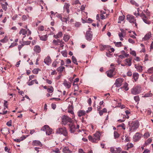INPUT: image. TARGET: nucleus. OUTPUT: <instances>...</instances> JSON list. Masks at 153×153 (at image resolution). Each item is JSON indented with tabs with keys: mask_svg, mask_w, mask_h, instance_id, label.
Returning a JSON list of instances; mask_svg holds the SVG:
<instances>
[{
	"mask_svg": "<svg viewBox=\"0 0 153 153\" xmlns=\"http://www.w3.org/2000/svg\"><path fill=\"white\" fill-rule=\"evenodd\" d=\"M128 125L129 127V131L131 132L134 131L138 128L139 123L137 120H135L132 122H129Z\"/></svg>",
	"mask_w": 153,
	"mask_h": 153,
	"instance_id": "nucleus-1",
	"label": "nucleus"
},
{
	"mask_svg": "<svg viewBox=\"0 0 153 153\" xmlns=\"http://www.w3.org/2000/svg\"><path fill=\"white\" fill-rule=\"evenodd\" d=\"M100 134L99 132H96L93 135V136L89 135L88 136V139L89 141L92 143H96L100 140Z\"/></svg>",
	"mask_w": 153,
	"mask_h": 153,
	"instance_id": "nucleus-2",
	"label": "nucleus"
},
{
	"mask_svg": "<svg viewBox=\"0 0 153 153\" xmlns=\"http://www.w3.org/2000/svg\"><path fill=\"white\" fill-rule=\"evenodd\" d=\"M73 120L68 116L64 115L62 118V122L63 125H67L68 126L73 124Z\"/></svg>",
	"mask_w": 153,
	"mask_h": 153,
	"instance_id": "nucleus-3",
	"label": "nucleus"
},
{
	"mask_svg": "<svg viewBox=\"0 0 153 153\" xmlns=\"http://www.w3.org/2000/svg\"><path fill=\"white\" fill-rule=\"evenodd\" d=\"M79 125H77L76 127H75V125L74 124V122L73 123V124L69 126L70 129V131L71 133H76V132H78L79 131Z\"/></svg>",
	"mask_w": 153,
	"mask_h": 153,
	"instance_id": "nucleus-4",
	"label": "nucleus"
},
{
	"mask_svg": "<svg viewBox=\"0 0 153 153\" xmlns=\"http://www.w3.org/2000/svg\"><path fill=\"white\" fill-rule=\"evenodd\" d=\"M126 17L128 21L130 23L132 24H134L135 26L136 27H137V24L136 23V19L133 16L131 15H127Z\"/></svg>",
	"mask_w": 153,
	"mask_h": 153,
	"instance_id": "nucleus-5",
	"label": "nucleus"
},
{
	"mask_svg": "<svg viewBox=\"0 0 153 153\" xmlns=\"http://www.w3.org/2000/svg\"><path fill=\"white\" fill-rule=\"evenodd\" d=\"M141 88L140 86L137 85L133 87L131 89V93L133 95H137L140 94L141 91Z\"/></svg>",
	"mask_w": 153,
	"mask_h": 153,
	"instance_id": "nucleus-6",
	"label": "nucleus"
},
{
	"mask_svg": "<svg viewBox=\"0 0 153 153\" xmlns=\"http://www.w3.org/2000/svg\"><path fill=\"white\" fill-rule=\"evenodd\" d=\"M57 133L63 134L65 137L68 136V133L65 128H58L56 131Z\"/></svg>",
	"mask_w": 153,
	"mask_h": 153,
	"instance_id": "nucleus-7",
	"label": "nucleus"
},
{
	"mask_svg": "<svg viewBox=\"0 0 153 153\" xmlns=\"http://www.w3.org/2000/svg\"><path fill=\"white\" fill-rule=\"evenodd\" d=\"M41 130L43 131H45L46 134L49 135L51 134L52 130L51 128H50L49 126L47 125H45L42 127Z\"/></svg>",
	"mask_w": 153,
	"mask_h": 153,
	"instance_id": "nucleus-8",
	"label": "nucleus"
},
{
	"mask_svg": "<svg viewBox=\"0 0 153 153\" xmlns=\"http://www.w3.org/2000/svg\"><path fill=\"white\" fill-rule=\"evenodd\" d=\"M142 136V134L141 133L139 132H137L133 136V140L134 142L138 141L140 139Z\"/></svg>",
	"mask_w": 153,
	"mask_h": 153,
	"instance_id": "nucleus-9",
	"label": "nucleus"
},
{
	"mask_svg": "<svg viewBox=\"0 0 153 153\" xmlns=\"http://www.w3.org/2000/svg\"><path fill=\"white\" fill-rule=\"evenodd\" d=\"M124 79L123 78H119L116 79L114 85L117 87H120L122 84Z\"/></svg>",
	"mask_w": 153,
	"mask_h": 153,
	"instance_id": "nucleus-10",
	"label": "nucleus"
},
{
	"mask_svg": "<svg viewBox=\"0 0 153 153\" xmlns=\"http://www.w3.org/2000/svg\"><path fill=\"white\" fill-rule=\"evenodd\" d=\"M115 69V68H113L112 69H110L108 71H106V73L107 76L110 78L113 77L115 74L114 72Z\"/></svg>",
	"mask_w": 153,
	"mask_h": 153,
	"instance_id": "nucleus-11",
	"label": "nucleus"
},
{
	"mask_svg": "<svg viewBox=\"0 0 153 153\" xmlns=\"http://www.w3.org/2000/svg\"><path fill=\"white\" fill-rule=\"evenodd\" d=\"M92 32L90 30H88L86 32L85 35L86 39L88 41H90L92 37Z\"/></svg>",
	"mask_w": 153,
	"mask_h": 153,
	"instance_id": "nucleus-12",
	"label": "nucleus"
},
{
	"mask_svg": "<svg viewBox=\"0 0 153 153\" xmlns=\"http://www.w3.org/2000/svg\"><path fill=\"white\" fill-rule=\"evenodd\" d=\"M125 113L126 115V116H124L123 115V119H119L118 120V122H124L125 120V117L127 119H128L129 118V116L128 115L130 114V112L128 110H126L125 111Z\"/></svg>",
	"mask_w": 153,
	"mask_h": 153,
	"instance_id": "nucleus-13",
	"label": "nucleus"
},
{
	"mask_svg": "<svg viewBox=\"0 0 153 153\" xmlns=\"http://www.w3.org/2000/svg\"><path fill=\"white\" fill-rule=\"evenodd\" d=\"M70 5L67 3H65L64 6V11H66L68 13H69L70 12V10L69 9V7Z\"/></svg>",
	"mask_w": 153,
	"mask_h": 153,
	"instance_id": "nucleus-14",
	"label": "nucleus"
},
{
	"mask_svg": "<svg viewBox=\"0 0 153 153\" xmlns=\"http://www.w3.org/2000/svg\"><path fill=\"white\" fill-rule=\"evenodd\" d=\"M33 50L37 54L40 52L41 48L39 46L36 45L34 47Z\"/></svg>",
	"mask_w": 153,
	"mask_h": 153,
	"instance_id": "nucleus-15",
	"label": "nucleus"
},
{
	"mask_svg": "<svg viewBox=\"0 0 153 153\" xmlns=\"http://www.w3.org/2000/svg\"><path fill=\"white\" fill-rule=\"evenodd\" d=\"M141 17H142L143 21L146 24H149L150 22L148 20L147 17L145 16L144 14H143L142 15H141Z\"/></svg>",
	"mask_w": 153,
	"mask_h": 153,
	"instance_id": "nucleus-16",
	"label": "nucleus"
},
{
	"mask_svg": "<svg viewBox=\"0 0 153 153\" xmlns=\"http://www.w3.org/2000/svg\"><path fill=\"white\" fill-rule=\"evenodd\" d=\"M32 145L33 146H39L41 147L42 144L41 142L39 140H35L32 142Z\"/></svg>",
	"mask_w": 153,
	"mask_h": 153,
	"instance_id": "nucleus-17",
	"label": "nucleus"
},
{
	"mask_svg": "<svg viewBox=\"0 0 153 153\" xmlns=\"http://www.w3.org/2000/svg\"><path fill=\"white\" fill-rule=\"evenodd\" d=\"M44 62L48 65H49L51 62V59L49 56H47L44 60Z\"/></svg>",
	"mask_w": 153,
	"mask_h": 153,
	"instance_id": "nucleus-18",
	"label": "nucleus"
},
{
	"mask_svg": "<svg viewBox=\"0 0 153 153\" xmlns=\"http://www.w3.org/2000/svg\"><path fill=\"white\" fill-rule=\"evenodd\" d=\"M109 48L108 49V52L106 53V55L108 57H110L112 55V52H114V49L113 48Z\"/></svg>",
	"mask_w": 153,
	"mask_h": 153,
	"instance_id": "nucleus-19",
	"label": "nucleus"
},
{
	"mask_svg": "<svg viewBox=\"0 0 153 153\" xmlns=\"http://www.w3.org/2000/svg\"><path fill=\"white\" fill-rule=\"evenodd\" d=\"M121 32L119 33L118 34L119 36L120 37V40L122 41L123 39V38L125 37V33L124 32V30L122 29L121 30Z\"/></svg>",
	"mask_w": 153,
	"mask_h": 153,
	"instance_id": "nucleus-20",
	"label": "nucleus"
},
{
	"mask_svg": "<svg viewBox=\"0 0 153 153\" xmlns=\"http://www.w3.org/2000/svg\"><path fill=\"white\" fill-rule=\"evenodd\" d=\"M152 34L151 32H149L146 34L144 38H143V40H147L149 39L151 37Z\"/></svg>",
	"mask_w": 153,
	"mask_h": 153,
	"instance_id": "nucleus-21",
	"label": "nucleus"
},
{
	"mask_svg": "<svg viewBox=\"0 0 153 153\" xmlns=\"http://www.w3.org/2000/svg\"><path fill=\"white\" fill-rule=\"evenodd\" d=\"M63 84L64 86L67 88H69L71 87V82H68L66 80L64 81Z\"/></svg>",
	"mask_w": 153,
	"mask_h": 153,
	"instance_id": "nucleus-22",
	"label": "nucleus"
},
{
	"mask_svg": "<svg viewBox=\"0 0 153 153\" xmlns=\"http://www.w3.org/2000/svg\"><path fill=\"white\" fill-rule=\"evenodd\" d=\"M27 33V31L25 29H22L19 31V34L20 35L22 34L23 35H24L23 38V39L26 36V34Z\"/></svg>",
	"mask_w": 153,
	"mask_h": 153,
	"instance_id": "nucleus-23",
	"label": "nucleus"
},
{
	"mask_svg": "<svg viewBox=\"0 0 153 153\" xmlns=\"http://www.w3.org/2000/svg\"><path fill=\"white\" fill-rule=\"evenodd\" d=\"M134 67L139 72H141L143 70V67L139 65H134Z\"/></svg>",
	"mask_w": 153,
	"mask_h": 153,
	"instance_id": "nucleus-24",
	"label": "nucleus"
},
{
	"mask_svg": "<svg viewBox=\"0 0 153 153\" xmlns=\"http://www.w3.org/2000/svg\"><path fill=\"white\" fill-rule=\"evenodd\" d=\"M132 59L131 58H128L125 59L124 61L126 63H127V65L130 66L131 65Z\"/></svg>",
	"mask_w": 153,
	"mask_h": 153,
	"instance_id": "nucleus-25",
	"label": "nucleus"
},
{
	"mask_svg": "<svg viewBox=\"0 0 153 153\" xmlns=\"http://www.w3.org/2000/svg\"><path fill=\"white\" fill-rule=\"evenodd\" d=\"M100 50L103 51L105 49L108 50V49L110 48V46L107 45H100Z\"/></svg>",
	"mask_w": 153,
	"mask_h": 153,
	"instance_id": "nucleus-26",
	"label": "nucleus"
},
{
	"mask_svg": "<svg viewBox=\"0 0 153 153\" xmlns=\"http://www.w3.org/2000/svg\"><path fill=\"white\" fill-rule=\"evenodd\" d=\"M123 86L121 87L120 88H124V89L126 91L128 90L129 88L128 87V85L126 82H125L123 83Z\"/></svg>",
	"mask_w": 153,
	"mask_h": 153,
	"instance_id": "nucleus-27",
	"label": "nucleus"
},
{
	"mask_svg": "<svg viewBox=\"0 0 153 153\" xmlns=\"http://www.w3.org/2000/svg\"><path fill=\"white\" fill-rule=\"evenodd\" d=\"M39 36L40 38V39L41 40L44 41H45L47 40L48 37L47 35H45L42 36H41L40 35H39Z\"/></svg>",
	"mask_w": 153,
	"mask_h": 153,
	"instance_id": "nucleus-28",
	"label": "nucleus"
},
{
	"mask_svg": "<svg viewBox=\"0 0 153 153\" xmlns=\"http://www.w3.org/2000/svg\"><path fill=\"white\" fill-rule=\"evenodd\" d=\"M35 83L36 84H38V82L36 79H34L29 82H27V84L28 85L30 86L33 85Z\"/></svg>",
	"mask_w": 153,
	"mask_h": 153,
	"instance_id": "nucleus-29",
	"label": "nucleus"
},
{
	"mask_svg": "<svg viewBox=\"0 0 153 153\" xmlns=\"http://www.w3.org/2000/svg\"><path fill=\"white\" fill-rule=\"evenodd\" d=\"M1 133L4 135L7 134L9 133V130L7 128H4L3 129H1Z\"/></svg>",
	"mask_w": 153,
	"mask_h": 153,
	"instance_id": "nucleus-30",
	"label": "nucleus"
},
{
	"mask_svg": "<svg viewBox=\"0 0 153 153\" xmlns=\"http://www.w3.org/2000/svg\"><path fill=\"white\" fill-rule=\"evenodd\" d=\"M85 111L83 110H80L78 112V116L79 117L85 115Z\"/></svg>",
	"mask_w": 153,
	"mask_h": 153,
	"instance_id": "nucleus-31",
	"label": "nucleus"
},
{
	"mask_svg": "<svg viewBox=\"0 0 153 153\" xmlns=\"http://www.w3.org/2000/svg\"><path fill=\"white\" fill-rule=\"evenodd\" d=\"M63 152L64 153H71L72 152L71 151L68 147H65L62 150Z\"/></svg>",
	"mask_w": 153,
	"mask_h": 153,
	"instance_id": "nucleus-32",
	"label": "nucleus"
},
{
	"mask_svg": "<svg viewBox=\"0 0 153 153\" xmlns=\"http://www.w3.org/2000/svg\"><path fill=\"white\" fill-rule=\"evenodd\" d=\"M139 77V74L137 73H134L133 74V78L135 81H136L138 79Z\"/></svg>",
	"mask_w": 153,
	"mask_h": 153,
	"instance_id": "nucleus-33",
	"label": "nucleus"
},
{
	"mask_svg": "<svg viewBox=\"0 0 153 153\" xmlns=\"http://www.w3.org/2000/svg\"><path fill=\"white\" fill-rule=\"evenodd\" d=\"M65 68L62 66H60L58 67L56 69L57 71L60 72V73H62L65 69Z\"/></svg>",
	"mask_w": 153,
	"mask_h": 153,
	"instance_id": "nucleus-34",
	"label": "nucleus"
},
{
	"mask_svg": "<svg viewBox=\"0 0 153 153\" xmlns=\"http://www.w3.org/2000/svg\"><path fill=\"white\" fill-rule=\"evenodd\" d=\"M8 5L7 2H5L4 4H2L1 6L3 9L6 11L7 9V6Z\"/></svg>",
	"mask_w": 153,
	"mask_h": 153,
	"instance_id": "nucleus-35",
	"label": "nucleus"
},
{
	"mask_svg": "<svg viewBox=\"0 0 153 153\" xmlns=\"http://www.w3.org/2000/svg\"><path fill=\"white\" fill-rule=\"evenodd\" d=\"M62 34L61 32H59L56 35H54V37L56 38H59L62 37Z\"/></svg>",
	"mask_w": 153,
	"mask_h": 153,
	"instance_id": "nucleus-36",
	"label": "nucleus"
},
{
	"mask_svg": "<svg viewBox=\"0 0 153 153\" xmlns=\"http://www.w3.org/2000/svg\"><path fill=\"white\" fill-rule=\"evenodd\" d=\"M133 145L131 143H128L126 146V147H127L126 149L128 150L129 149L132 148L133 147Z\"/></svg>",
	"mask_w": 153,
	"mask_h": 153,
	"instance_id": "nucleus-37",
	"label": "nucleus"
},
{
	"mask_svg": "<svg viewBox=\"0 0 153 153\" xmlns=\"http://www.w3.org/2000/svg\"><path fill=\"white\" fill-rule=\"evenodd\" d=\"M59 61L56 60L54 61L52 64V66L53 67L56 68L57 66V65L59 63Z\"/></svg>",
	"mask_w": 153,
	"mask_h": 153,
	"instance_id": "nucleus-38",
	"label": "nucleus"
},
{
	"mask_svg": "<svg viewBox=\"0 0 153 153\" xmlns=\"http://www.w3.org/2000/svg\"><path fill=\"white\" fill-rule=\"evenodd\" d=\"M48 87L49 88H48L47 91L50 93H52L54 91L53 88L52 86H49Z\"/></svg>",
	"mask_w": 153,
	"mask_h": 153,
	"instance_id": "nucleus-39",
	"label": "nucleus"
},
{
	"mask_svg": "<svg viewBox=\"0 0 153 153\" xmlns=\"http://www.w3.org/2000/svg\"><path fill=\"white\" fill-rule=\"evenodd\" d=\"M125 18V16L124 15L120 16L119 18V21H118V23H120L121 21H123L124 20Z\"/></svg>",
	"mask_w": 153,
	"mask_h": 153,
	"instance_id": "nucleus-40",
	"label": "nucleus"
},
{
	"mask_svg": "<svg viewBox=\"0 0 153 153\" xmlns=\"http://www.w3.org/2000/svg\"><path fill=\"white\" fill-rule=\"evenodd\" d=\"M70 39V36L68 35H65L63 37V39L65 42H67Z\"/></svg>",
	"mask_w": 153,
	"mask_h": 153,
	"instance_id": "nucleus-41",
	"label": "nucleus"
},
{
	"mask_svg": "<svg viewBox=\"0 0 153 153\" xmlns=\"http://www.w3.org/2000/svg\"><path fill=\"white\" fill-rule=\"evenodd\" d=\"M72 4L73 5H76L77 4H79V6L81 5V3L79 2L78 0H76L75 1H74L72 3Z\"/></svg>",
	"mask_w": 153,
	"mask_h": 153,
	"instance_id": "nucleus-42",
	"label": "nucleus"
},
{
	"mask_svg": "<svg viewBox=\"0 0 153 153\" xmlns=\"http://www.w3.org/2000/svg\"><path fill=\"white\" fill-rule=\"evenodd\" d=\"M72 61L73 63L74 64H76V65H78V63L77 62V60L75 56H72Z\"/></svg>",
	"mask_w": 153,
	"mask_h": 153,
	"instance_id": "nucleus-43",
	"label": "nucleus"
},
{
	"mask_svg": "<svg viewBox=\"0 0 153 153\" xmlns=\"http://www.w3.org/2000/svg\"><path fill=\"white\" fill-rule=\"evenodd\" d=\"M130 2L132 5H134L136 7H138L139 4L134 0H130Z\"/></svg>",
	"mask_w": 153,
	"mask_h": 153,
	"instance_id": "nucleus-44",
	"label": "nucleus"
},
{
	"mask_svg": "<svg viewBox=\"0 0 153 153\" xmlns=\"http://www.w3.org/2000/svg\"><path fill=\"white\" fill-rule=\"evenodd\" d=\"M32 9V8L31 7H28L27 8L25 9V10L28 13L30 12Z\"/></svg>",
	"mask_w": 153,
	"mask_h": 153,
	"instance_id": "nucleus-45",
	"label": "nucleus"
},
{
	"mask_svg": "<svg viewBox=\"0 0 153 153\" xmlns=\"http://www.w3.org/2000/svg\"><path fill=\"white\" fill-rule=\"evenodd\" d=\"M63 42L62 41V40H60L59 39H58V42H57V45H60V46H63L64 45H63Z\"/></svg>",
	"mask_w": 153,
	"mask_h": 153,
	"instance_id": "nucleus-46",
	"label": "nucleus"
},
{
	"mask_svg": "<svg viewBox=\"0 0 153 153\" xmlns=\"http://www.w3.org/2000/svg\"><path fill=\"white\" fill-rule=\"evenodd\" d=\"M147 73L149 74L153 73V67H151L149 68L147 71Z\"/></svg>",
	"mask_w": 153,
	"mask_h": 153,
	"instance_id": "nucleus-47",
	"label": "nucleus"
},
{
	"mask_svg": "<svg viewBox=\"0 0 153 153\" xmlns=\"http://www.w3.org/2000/svg\"><path fill=\"white\" fill-rule=\"evenodd\" d=\"M7 38L6 36H5L3 39L1 40L0 41L2 43H5L7 42Z\"/></svg>",
	"mask_w": 153,
	"mask_h": 153,
	"instance_id": "nucleus-48",
	"label": "nucleus"
},
{
	"mask_svg": "<svg viewBox=\"0 0 153 153\" xmlns=\"http://www.w3.org/2000/svg\"><path fill=\"white\" fill-rule=\"evenodd\" d=\"M119 134L116 131H115L114 132V138L116 139L118 138L119 137Z\"/></svg>",
	"mask_w": 153,
	"mask_h": 153,
	"instance_id": "nucleus-49",
	"label": "nucleus"
},
{
	"mask_svg": "<svg viewBox=\"0 0 153 153\" xmlns=\"http://www.w3.org/2000/svg\"><path fill=\"white\" fill-rule=\"evenodd\" d=\"M115 43V45L117 47H119L122 46V43L121 42H114Z\"/></svg>",
	"mask_w": 153,
	"mask_h": 153,
	"instance_id": "nucleus-50",
	"label": "nucleus"
},
{
	"mask_svg": "<svg viewBox=\"0 0 153 153\" xmlns=\"http://www.w3.org/2000/svg\"><path fill=\"white\" fill-rule=\"evenodd\" d=\"M134 99L136 102H138L140 101V98L138 96H136L134 97Z\"/></svg>",
	"mask_w": 153,
	"mask_h": 153,
	"instance_id": "nucleus-51",
	"label": "nucleus"
},
{
	"mask_svg": "<svg viewBox=\"0 0 153 153\" xmlns=\"http://www.w3.org/2000/svg\"><path fill=\"white\" fill-rule=\"evenodd\" d=\"M61 19L62 22H65L66 23H67V22L68 21L69 19V18H61Z\"/></svg>",
	"mask_w": 153,
	"mask_h": 153,
	"instance_id": "nucleus-52",
	"label": "nucleus"
},
{
	"mask_svg": "<svg viewBox=\"0 0 153 153\" xmlns=\"http://www.w3.org/2000/svg\"><path fill=\"white\" fill-rule=\"evenodd\" d=\"M44 27L43 26H41L38 27V29L39 30L42 31L44 30Z\"/></svg>",
	"mask_w": 153,
	"mask_h": 153,
	"instance_id": "nucleus-53",
	"label": "nucleus"
},
{
	"mask_svg": "<svg viewBox=\"0 0 153 153\" xmlns=\"http://www.w3.org/2000/svg\"><path fill=\"white\" fill-rule=\"evenodd\" d=\"M153 95L151 93H146L145 94L144 96V97H151Z\"/></svg>",
	"mask_w": 153,
	"mask_h": 153,
	"instance_id": "nucleus-54",
	"label": "nucleus"
},
{
	"mask_svg": "<svg viewBox=\"0 0 153 153\" xmlns=\"http://www.w3.org/2000/svg\"><path fill=\"white\" fill-rule=\"evenodd\" d=\"M118 127H122V128L124 130H125L126 129V125L124 123H122L121 124L119 125L118 126Z\"/></svg>",
	"mask_w": 153,
	"mask_h": 153,
	"instance_id": "nucleus-55",
	"label": "nucleus"
},
{
	"mask_svg": "<svg viewBox=\"0 0 153 153\" xmlns=\"http://www.w3.org/2000/svg\"><path fill=\"white\" fill-rule=\"evenodd\" d=\"M115 149H116V153H120L121 151V149L120 148H116Z\"/></svg>",
	"mask_w": 153,
	"mask_h": 153,
	"instance_id": "nucleus-56",
	"label": "nucleus"
},
{
	"mask_svg": "<svg viewBox=\"0 0 153 153\" xmlns=\"http://www.w3.org/2000/svg\"><path fill=\"white\" fill-rule=\"evenodd\" d=\"M30 41H25L23 42V44L25 45H28L30 44Z\"/></svg>",
	"mask_w": 153,
	"mask_h": 153,
	"instance_id": "nucleus-57",
	"label": "nucleus"
},
{
	"mask_svg": "<svg viewBox=\"0 0 153 153\" xmlns=\"http://www.w3.org/2000/svg\"><path fill=\"white\" fill-rule=\"evenodd\" d=\"M116 150L115 149V148L113 147H111L110 149V151L112 153H116Z\"/></svg>",
	"mask_w": 153,
	"mask_h": 153,
	"instance_id": "nucleus-58",
	"label": "nucleus"
},
{
	"mask_svg": "<svg viewBox=\"0 0 153 153\" xmlns=\"http://www.w3.org/2000/svg\"><path fill=\"white\" fill-rule=\"evenodd\" d=\"M137 12L138 14L140 15V16L141 17V15L143 14H144L143 12H142V11L140 10H139V8H137Z\"/></svg>",
	"mask_w": 153,
	"mask_h": 153,
	"instance_id": "nucleus-59",
	"label": "nucleus"
},
{
	"mask_svg": "<svg viewBox=\"0 0 153 153\" xmlns=\"http://www.w3.org/2000/svg\"><path fill=\"white\" fill-rule=\"evenodd\" d=\"M149 136L150 134L148 132H146L143 135V136L145 138H147Z\"/></svg>",
	"mask_w": 153,
	"mask_h": 153,
	"instance_id": "nucleus-60",
	"label": "nucleus"
},
{
	"mask_svg": "<svg viewBox=\"0 0 153 153\" xmlns=\"http://www.w3.org/2000/svg\"><path fill=\"white\" fill-rule=\"evenodd\" d=\"M33 72L34 74H37L38 73V70L37 69H34L33 71Z\"/></svg>",
	"mask_w": 153,
	"mask_h": 153,
	"instance_id": "nucleus-61",
	"label": "nucleus"
},
{
	"mask_svg": "<svg viewBox=\"0 0 153 153\" xmlns=\"http://www.w3.org/2000/svg\"><path fill=\"white\" fill-rule=\"evenodd\" d=\"M130 54L133 55V56H136V54L135 51H131L130 52Z\"/></svg>",
	"mask_w": 153,
	"mask_h": 153,
	"instance_id": "nucleus-62",
	"label": "nucleus"
},
{
	"mask_svg": "<svg viewBox=\"0 0 153 153\" xmlns=\"http://www.w3.org/2000/svg\"><path fill=\"white\" fill-rule=\"evenodd\" d=\"M6 125L8 126H12V120H11L7 123Z\"/></svg>",
	"mask_w": 153,
	"mask_h": 153,
	"instance_id": "nucleus-63",
	"label": "nucleus"
},
{
	"mask_svg": "<svg viewBox=\"0 0 153 153\" xmlns=\"http://www.w3.org/2000/svg\"><path fill=\"white\" fill-rule=\"evenodd\" d=\"M61 53L62 54V55L64 57H67V53L65 51H62Z\"/></svg>",
	"mask_w": 153,
	"mask_h": 153,
	"instance_id": "nucleus-64",
	"label": "nucleus"
}]
</instances>
